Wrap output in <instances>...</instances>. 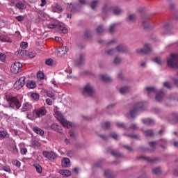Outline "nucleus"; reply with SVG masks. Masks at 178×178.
Returning a JSON list of instances; mask_svg holds the SVG:
<instances>
[{
	"instance_id": "8",
	"label": "nucleus",
	"mask_w": 178,
	"mask_h": 178,
	"mask_svg": "<svg viewBox=\"0 0 178 178\" xmlns=\"http://www.w3.org/2000/svg\"><path fill=\"white\" fill-rule=\"evenodd\" d=\"M83 95H88L89 97H92L94 95V88L91 87V85H90V83L87 84L83 88Z\"/></svg>"
},
{
	"instance_id": "26",
	"label": "nucleus",
	"mask_w": 178,
	"mask_h": 178,
	"mask_svg": "<svg viewBox=\"0 0 178 178\" xmlns=\"http://www.w3.org/2000/svg\"><path fill=\"white\" fill-rule=\"evenodd\" d=\"M130 91V87L129 86H124L120 89V92L121 94H126V92H129Z\"/></svg>"
},
{
	"instance_id": "29",
	"label": "nucleus",
	"mask_w": 178,
	"mask_h": 178,
	"mask_svg": "<svg viewBox=\"0 0 178 178\" xmlns=\"http://www.w3.org/2000/svg\"><path fill=\"white\" fill-rule=\"evenodd\" d=\"M17 56H24V55H27V51L26 50H18L17 52Z\"/></svg>"
},
{
	"instance_id": "23",
	"label": "nucleus",
	"mask_w": 178,
	"mask_h": 178,
	"mask_svg": "<svg viewBox=\"0 0 178 178\" xmlns=\"http://www.w3.org/2000/svg\"><path fill=\"white\" fill-rule=\"evenodd\" d=\"M165 95V94L163 93V92H159L156 95V99L159 102H161L162 101V99H163V96Z\"/></svg>"
},
{
	"instance_id": "19",
	"label": "nucleus",
	"mask_w": 178,
	"mask_h": 178,
	"mask_svg": "<svg viewBox=\"0 0 178 178\" xmlns=\"http://www.w3.org/2000/svg\"><path fill=\"white\" fill-rule=\"evenodd\" d=\"M60 175L62 176H65L66 177H69L72 175V172L67 170H60L59 171Z\"/></svg>"
},
{
	"instance_id": "44",
	"label": "nucleus",
	"mask_w": 178,
	"mask_h": 178,
	"mask_svg": "<svg viewBox=\"0 0 178 178\" xmlns=\"http://www.w3.org/2000/svg\"><path fill=\"white\" fill-rule=\"evenodd\" d=\"M96 31L98 34H104V28H102L101 26H99L97 28Z\"/></svg>"
},
{
	"instance_id": "12",
	"label": "nucleus",
	"mask_w": 178,
	"mask_h": 178,
	"mask_svg": "<svg viewBox=\"0 0 178 178\" xmlns=\"http://www.w3.org/2000/svg\"><path fill=\"white\" fill-rule=\"evenodd\" d=\"M67 51H69V48L65 46H61L58 48L57 55L58 56H65L66 54H67Z\"/></svg>"
},
{
	"instance_id": "33",
	"label": "nucleus",
	"mask_w": 178,
	"mask_h": 178,
	"mask_svg": "<svg viewBox=\"0 0 178 178\" xmlns=\"http://www.w3.org/2000/svg\"><path fill=\"white\" fill-rule=\"evenodd\" d=\"M37 77L39 80H44V79H45V75L44 74V72H39L37 74Z\"/></svg>"
},
{
	"instance_id": "41",
	"label": "nucleus",
	"mask_w": 178,
	"mask_h": 178,
	"mask_svg": "<svg viewBox=\"0 0 178 178\" xmlns=\"http://www.w3.org/2000/svg\"><path fill=\"white\" fill-rule=\"evenodd\" d=\"M27 47H29V43H27V42H22L20 43V47L22 49H26V48H27Z\"/></svg>"
},
{
	"instance_id": "45",
	"label": "nucleus",
	"mask_w": 178,
	"mask_h": 178,
	"mask_svg": "<svg viewBox=\"0 0 178 178\" xmlns=\"http://www.w3.org/2000/svg\"><path fill=\"white\" fill-rule=\"evenodd\" d=\"M129 22H136V15L134 14H131L129 15V17H128Z\"/></svg>"
},
{
	"instance_id": "21",
	"label": "nucleus",
	"mask_w": 178,
	"mask_h": 178,
	"mask_svg": "<svg viewBox=\"0 0 178 178\" xmlns=\"http://www.w3.org/2000/svg\"><path fill=\"white\" fill-rule=\"evenodd\" d=\"M143 123L146 126H154V122L151 119L143 120Z\"/></svg>"
},
{
	"instance_id": "6",
	"label": "nucleus",
	"mask_w": 178,
	"mask_h": 178,
	"mask_svg": "<svg viewBox=\"0 0 178 178\" xmlns=\"http://www.w3.org/2000/svg\"><path fill=\"white\" fill-rule=\"evenodd\" d=\"M24 84H26V76H22L14 83V88L15 90H20V88L24 87Z\"/></svg>"
},
{
	"instance_id": "62",
	"label": "nucleus",
	"mask_w": 178,
	"mask_h": 178,
	"mask_svg": "<svg viewBox=\"0 0 178 178\" xmlns=\"http://www.w3.org/2000/svg\"><path fill=\"white\" fill-rule=\"evenodd\" d=\"M20 152H21L22 155H26V154H27V149L22 148V149H21Z\"/></svg>"
},
{
	"instance_id": "43",
	"label": "nucleus",
	"mask_w": 178,
	"mask_h": 178,
	"mask_svg": "<svg viewBox=\"0 0 178 178\" xmlns=\"http://www.w3.org/2000/svg\"><path fill=\"white\" fill-rule=\"evenodd\" d=\"M104 176L106 178H111L112 172H111V170H106L104 172Z\"/></svg>"
},
{
	"instance_id": "30",
	"label": "nucleus",
	"mask_w": 178,
	"mask_h": 178,
	"mask_svg": "<svg viewBox=\"0 0 178 178\" xmlns=\"http://www.w3.org/2000/svg\"><path fill=\"white\" fill-rule=\"evenodd\" d=\"M31 145L33 148H38L39 147H41V143L38 142V140H33L31 142Z\"/></svg>"
},
{
	"instance_id": "14",
	"label": "nucleus",
	"mask_w": 178,
	"mask_h": 178,
	"mask_svg": "<svg viewBox=\"0 0 178 178\" xmlns=\"http://www.w3.org/2000/svg\"><path fill=\"white\" fill-rule=\"evenodd\" d=\"M146 91L147 92L148 97H151L152 95L156 94V89L154 87L146 88Z\"/></svg>"
},
{
	"instance_id": "16",
	"label": "nucleus",
	"mask_w": 178,
	"mask_h": 178,
	"mask_svg": "<svg viewBox=\"0 0 178 178\" xmlns=\"http://www.w3.org/2000/svg\"><path fill=\"white\" fill-rule=\"evenodd\" d=\"M33 130L36 133V134H39V136H43L44 134V130L41 129L38 127H34Z\"/></svg>"
},
{
	"instance_id": "2",
	"label": "nucleus",
	"mask_w": 178,
	"mask_h": 178,
	"mask_svg": "<svg viewBox=\"0 0 178 178\" xmlns=\"http://www.w3.org/2000/svg\"><path fill=\"white\" fill-rule=\"evenodd\" d=\"M167 64L171 69H178V54L172 53L167 58Z\"/></svg>"
},
{
	"instance_id": "18",
	"label": "nucleus",
	"mask_w": 178,
	"mask_h": 178,
	"mask_svg": "<svg viewBox=\"0 0 178 178\" xmlns=\"http://www.w3.org/2000/svg\"><path fill=\"white\" fill-rule=\"evenodd\" d=\"M112 10V7L111 6L106 4L102 9V12L104 15H106V13H109Z\"/></svg>"
},
{
	"instance_id": "34",
	"label": "nucleus",
	"mask_w": 178,
	"mask_h": 178,
	"mask_svg": "<svg viewBox=\"0 0 178 178\" xmlns=\"http://www.w3.org/2000/svg\"><path fill=\"white\" fill-rule=\"evenodd\" d=\"M140 159H144L145 161H147V162H155V159L150 157H145L144 156H141L140 157Z\"/></svg>"
},
{
	"instance_id": "58",
	"label": "nucleus",
	"mask_w": 178,
	"mask_h": 178,
	"mask_svg": "<svg viewBox=\"0 0 178 178\" xmlns=\"http://www.w3.org/2000/svg\"><path fill=\"white\" fill-rule=\"evenodd\" d=\"M154 62H155L156 63H158L159 65H161V58L159 57H156L154 59Z\"/></svg>"
},
{
	"instance_id": "13",
	"label": "nucleus",
	"mask_w": 178,
	"mask_h": 178,
	"mask_svg": "<svg viewBox=\"0 0 178 178\" xmlns=\"http://www.w3.org/2000/svg\"><path fill=\"white\" fill-rule=\"evenodd\" d=\"M51 10L54 12V13H60L62 10H63V8L60 4L56 3L51 6Z\"/></svg>"
},
{
	"instance_id": "25",
	"label": "nucleus",
	"mask_w": 178,
	"mask_h": 178,
	"mask_svg": "<svg viewBox=\"0 0 178 178\" xmlns=\"http://www.w3.org/2000/svg\"><path fill=\"white\" fill-rule=\"evenodd\" d=\"M101 79L103 81H105V83H109V81H112V79L108 75H102Z\"/></svg>"
},
{
	"instance_id": "53",
	"label": "nucleus",
	"mask_w": 178,
	"mask_h": 178,
	"mask_svg": "<svg viewBox=\"0 0 178 178\" xmlns=\"http://www.w3.org/2000/svg\"><path fill=\"white\" fill-rule=\"evenodd\" d=\"M117 127H118L119 129H126V126H124V124L122 123V122H118Z\"/></svg>"
},
{
	"instance_id": "32",
	"label": "nucleus",
	"mask_w": 178,
	"mask_h": 178,
	"mask_svg": "<svg viewBox=\"0 0 178 178\" xmlns=\"http://www.w3.org/2000/svg\"><path fill=\"white\" fill-rule=\"evenodd\" d=\"M146 137H152L154 136V131L151 129L147 130L145 131Z\"/></svg>"
},
{
	"instance_id": "15",
	"label": "nucleus",
	"mask_w": 178,
	"mask_h": 178,
	"mask_svg": "<svg viewBox=\"0 0 178 178\" xmlns=\"http://www.w3.org/2000/svg\"><path fill=\"white\" fill-rule=\"evenodd\" d=\"M115 49H116V51H118V52H121L123 54L124 52H127V47H126V46H124V44H120V45L117 46Z\"/></svg>"
},
{
	"instance_id": "63",
	"label": "nucleus",
	"mask_w": 178,
	"mask_h": 178,
	"mask_svg": "<svg viewBox=\"0 0 178 178\" xmlns=\"http://www.w3.org/2000/svg\"><path fill=\"white\" fill-rule=\"evenodd\" d=\"M73 155H74V153L72 151V150H69L67 152V156H73Z\"/></svg>"
},
{
	"instance_id": "27",
	"label": "nucleus",
	"mask_w": 178,
	"mask_h": 178,
	"mask_svg": "<svg viewBox=\"0 0 178 178\" xmlns=\"http://www.w3.org/2000/svg\"><path fill=\"white\" fill-rule=\"evenodd\" d=\"M36 86H37V84L35 83V82H34V81H29V82H28V83H26V87H27L28 88H31V89L35 88Z\"/></svg>"
},
{
	"instance_id": "4",
	"label": "nucleus",
	"mask_w": 178,
	"mask_h": 178,
	"mask_svg": "<svg viewBox=\"0 0 178 178\" xmlns=\"http://www.w3.org/2000/svg\"><path fill=\"white\" fill-rule=\"evenodd\" d=\"M144 108V102H140L138 103H136L134 106L133 110L130 111V115L132 118H136V115H137V112H140V111H143Z\"/></svg>"
},
{
	"instance_id": "60",
	"label": "nucleus",
	"mask_w": 178,
	"mask_h": 178,
	"mask_svg": "<svg viewBox=\"0 0 178 178\" xmlns=\"http://www.w3.org/2000/svg\"><path fill=\"white\" fill-rule=\"evenodd\" d=\"M2 170H4V172H10V168L8 167V166H3L2 168Z\"/></svg>"
},
{
	"instance_id": "49",
	"label": "nucleus",
	"mask_w": 178,
	"mask_h": 178,
	"mask_svg": "<svg viewBox=\"0 0 178 178\" xmlns=\"http://www.w3.org/2000/svg\"><path fill=\"white\" fill-rule=\"evenodd\" d=\"M111 155H113V156H115L116 158L122 156V154H120V153L115 151H111Z\"/></svg>"
},
{
	"instance_id": "35",
	"label": "nucleus",
	"mask_w": 178,
	"mask_h": 178,
	"mask_svg": "<svg viewBox=\"0 0 178 178\" xmlns=\"http://www.w3.org/2000/svg\"><path fill=\"white\" fill-rule=\"evenodd\" d=\"M0 62H6V55L3 53H0Z\"/></svg>"
},
{
	"instance_id": "17",
	"label": "nucleus",
	"mask_w": 178,
	"mask_h": 178,
	"mask_svg": "<svg viewBox=\"0 0 178 178\" xmlns=\"http://www.w3.org/2000/svg\"><path fill=\"white\" fill-rule=\"evenodd\" d=\"M16 8H17V9H20L21 10H24V9H26L27 6L24 3L19 1L16 3Z\"/></svg>"
},
{
	"instance_id": "47",
	"label": "nucleus",
	"mask_w": 178,
	"mask_h": 178,
	"mask_svg": "<svg viewBox=\"0 0 178 178\" xmlns=\"http://www.w3.org/2000/svg\"><path fill=\"white\" fill-rule=\"evenodd\" d=\"M15 19L18 22H23V20H24V19H26V17L24 15H19V16L15 17Z\"/></svg>"
},
{
	"instance_id": "64",
	"label": "nucleus",
	"mask_w": 178,
	"mask_h": 178,
	"mask_svg": "<svg viewBox=\"0 0 178 178\" xmlns=\"http://www.w3.org/2000/svg\"><path fill=\"white\" fill-rule=\"evenodd\" d=\"M149 145L151 147V148H154V147H155V145H156V142H155V141L149 142Z\"/></svg>"
},
{
	"instance_id": "22",
	"label": "nucleus",
	"mask_w": 178,
	"mask_h": 178,
	"mask_svg": "<svg viewBox=\"0 0 178 178\" xmlns=\"http://www.w3.org/2000/svg\"><path fill=\"white\" fill-rule=\"evenodd\" d=\"M0 40L2 42H12V39L8 36L1 35L0 36Z\"/></svg>"
},
{
	"instance_id": "1",
	"label": "nucleus",
	"mask_w": 178,
	"mask_h": 178,
	"mask_svg": "<svg viewBox=\"0 0 178 178\" xmlns=\"http://www.w3.org/2000/svg\"><path fill=\"white\" fill-rule=\"evenodd\" d=\"M6 100L8 102L10 108H12V109H20L22 103H20V100H19L16 97L8 96L6 97Z\"/></svg>"
},
{
	"instance_id": "54",
	"label": "nucleus",
	"mask_w": 178,
	"mask_h": 178,
	"mask_svg": "<svg viewBox=\"0 0 178 178\" xmlns=\"http://www.w3.org/2000/svg\"><path fill=\"white\" fill-rule=\"evenodd\" d=\"M22 111L24 112H27V111H29V104H24L23 107H22Z\"/></svg>"
},
{
	"instance_id": "50",
	"label": "nucleus",
	"mask_w": 178,
	"mask_h": 178,
	"mask_svg": "<svg viewBox=\"0 0 178 178\" xmlns=\"http://www.w3.org/2000/svg\"><path fill=\"white\" fill-rule=\"evenodd\" d=\"M97 5H98V1L97 0H95L92 2L91 5H90V7L92 8V9H95Z\"/></svg>"
},
{
	"instance_id": "10",
	"label": "nucleus",
	"mask_w": 178,
	"mask_h": 178,
	"mask_svg": "<svg viewBox=\"0 0 178 178\" xmlns=\"http://www.w3.org/2000/svg\"><path fill=\"white\" fill-rule=\"evenodd\" d=\"M33 113L36 115L37 118H41L47 115V108L45 107H41L36 110L33 111Z\"/></svg>"
},
{
	"instance_id": "7",
	"label": "nucleus",
	"mask_w": 178,
	"mask_h": 178,
	"mask_svg": "<svg viewBox=\"0 0 178 178\" xmlns=\"http://www.w3.org/2000/svg\"><path fill=\"white\" fill-rule=\"evenodd\" d=\"M48 29H60V31L63 33V34H66L67 33V28L63 24H49L47 26Z\"/></svg>"
},
{
	"instance_id": "61",
	"label": "nucleus",
	"mask_w": 178,
	"mask_h": 178,
	"mask_svg": "<svg viewBox=\"0 0 178 178\" xmlns=\"http://www.w3.org/2000/svg\"><path fill=\"white\" fill-rule=\"evenodd\" d=\"M118 41L116 40H111L110 42H107V45H113V44H116Z\"/></svg>"
},
{
	"instance_id": "9",
	"label": "nucleus",
	"mask_w": 178,
	"mask_h": 178,
	"mask_svg": "<svg viewBox=\"0 0 178 178\" xmlns=\"http://www.w3.org/2000/svg\"><path fill=\"white\" fill-rule=\"evenodd\" d=\"M136 52L140 55H147V54L151 52V46L148 44H145L144 49H136Z\"/></svg>"
},
{
	"instance_id": "20",
	"label": "nucleus",
	"mask_w": 178,
	"mask_h": 178,
	"mask_svg": "<svg viewBox=\"0 0 178 178\" xmlns=\"http://www.w3.org/2000/svg\"><path fill=\"white\" fill-rule=\"evenodd\" d=\"M70 165V160L67 158H64L62 160V166L63 168H67Z\"/></svg>"
},
{
	"instance_id": "39",
	"label": "nucleus",
	"mask_w": 178,
	"mask_h": 178,
	"mask_svg": "<svg viewBox=\"0 0 178 178\" xmlns=\"http://www.w3.org/2000/svg\"><path fill=\"white\" fill-rule=\"evenodd\" d=\"M102 126L103 129H104L105 130H107V129H109V127H111V123L108 122H106L102 124Z\"/></svg>"
},
{
	"instance_id": "31",
	"label": "nucleus",
	"mask_w": 178,
	"mask_h": 178,
	"mask_svg": "<svg viewBox=\"0 0 178 178\" xmlns=\"http://www.w3.org/2000/svg\"><path fill=\"white\" fill-rule=\"evenodd\" d=\"M84 58H86V54L82 53L80 54L79 60L78 62V65H83L84 63Z\"/></svg>"
},
{
	"instance_id": "55",
	"label": "nucleus",
	"mask_w": 178,
	"mask_h": 178,
	"mask_svg": "<svg viewBox=\"0 0 178 178\" xmlns=\"http://www.w3.org/2000/svg\"><path fill=\"white\" fill-rule=\"evenodd\" d=\"M116 27V24H112L111 25L110 28H109V32L110 33H113L115 31V29Z\"/></svg>"
},
{
	"instance_id": "24",
	"label": "nucleus",
	"mask_w": 178,
	"mask_h": 178,
	"mask_svg": "<svg viewBox=\"0 0 178 178\" xmlns=\"http://www.w3.org/2000/svg\"><path fill=\"white\" fill-rule=\"evenodd\" d=\"M142 26L145 30H151V26H149V24L147 20L142 21Z\"/></svg>"
},
{
	"instance_id": "48",
	"label": "nucleus",
	"mask_w": 178,
	"mask_h": 178,
	"mask_svg": "<svg viewBox=\"0 0 178 178\" xmlns=\"http://www.w3.org/2000/svg\"><path fill=\"white\" fill-rule=\"evenodd\" d=\"M153 173H154V175H161V168L157 167L153 169Z\"/></svg>"
},
{
	"instance_id": "59",
	"label": "nucleus",
	"mask_w": 178,
	"mask_h": 178,
	"mask_svg": "<svg viewBox=\"0 0 178 178\" xmlns=\"http://www.w3.org/2000/svg\"><path fill=\"white\" fill-rule=\"evenodd\" d=\"M163 85H164V87H165L166 88H168V89L172 88V85H170L169 82H165Z\"/></svg>"
},
{
	"instance_id": "28",
	"label": "nucleus",
	"mask_w": 178,
	"mask_h": 178,
	"mask_svg": "<svg viewBox=\"0 0 178 178\" xmlns=\"http://www.w3.org/2000/svg\"><path fill=\"white\" fill-rule=\"evenodd\" d=\"M33 168H35L38 173H40V174L42 173V167H41L40 164H34Z\"/></svg>"
},
{
	"instance_id": "57",
	"label": "nucleus",
	"mask_w": 178,
	"mask_h": 178,
	"mask_svg": "<svg viewBox=\"0 0 178 178\" xmlns=\"http://www.w3.org/2000/svg\"><path fill=\"white\" fill-rule=\"evenodd\" d=\"M69 134L70 136V137H72V138H76V134L74 133V131H70L69 132Z\"/></svg>"
},
{
	"instance_id": "36",
	"label": "nucleus",
	"mask_w": 178,
	"mask_h": 178,
	"mask_svg": "<svg viewBox=\"0 0 178 178\" xmlns=\"http://www.w3.org/2000/svg\"><path fill=\"white\" fill-rule=\"evenodd\" d=\"M31 97L33 99H35V101H38L40 99V95H38V93H32Z\"/></svg>"
},
{
	"instance_id": "3",
	"label": "nucleus",
	"mask_w": 178,
	"mask_h": 178,
	"mask_svg": "<svg viewBox=\"0 0 178 178\" xmlns=\"http://www.w3.org/2000/svg\"><path fill=\"white\" fill-rule=\"evenodd\" d=\"M55 118L57 120L60 122V123L64 126V127H67V129H69L70 127H72V123L69 121H67L66 119L63 118V115L62 113L59 111H57L55 113Z\"/></svg>"
},
{
	"instance_id": "37",
	"label": "nucleus",
	"mask_w": 178,
	"mask_h": 178,
	"mask_svg": "<svg viewBox=\"0 0 178 178\" xmlns=\"http://www.w3.org/2000/svg\"><path fill=\"white\" fill-rule=\"evenodd\" d=\"M122 10L119 7H115L113 8L114 15H120Z\"/></svg>"
},
{
	"instance_id": "51",
	"label": "nucleus",
	"mask_w": 178,
	"mask_h": 178,
	"mask_svg": "<svg viewBox=\"0 0 178 178\" xmlns=\"http://www.w3.org/2000/svg\"><path fill=\"white\" fill-rule=\"evenodd\" d=\"M28 56H29V58H35V53H34V51H27V54Z\"/></svg>"
},
{
	"instance_id": "46",
	"label": "nucleus",
	"mask_w": 178,
	"mask_h": 178,
	"mask_svg": "<svg viewBox=\"0 0 178 178\" xmlns=\"http://www.w3.org/2000/svg\"><path fill=\"white\" fill-rule=\"evenodd\" d=\"M45 63L48 66H52V65L54 64V60L52 58H49L46 60Z\"/></svg>"
},
{
	"instance_id": "38",
	"label": "nucleus",
	"mask_w": 178,
	"mask_h": 178,
	"mask_svg": "<svg viewBox=\"0 0 178 178\" xmlns=\"http://www.w3.org/2000/svg\"><path fill=\"white\" fill-rule=\"evenodd\" d=\"M77 6H79V5H75L74 6L73 4H70V12H72V13H74V12H76V8H77Z\"/></svg>"
},
{
	"instance_id": "42",
	"label": "nucleus",
	"mask_w": 178,
	"mask_h": 178,
	"mask_svg": "<svg viewBox=\"0 0 178 178\" xmlns=\"http://www.w3.org/2000/svg\"><path fill=\"white\" fill-rule=\"evenodd\" d=\"M107 55H115V54H116V49H111L108 51H106Z\"/></svg>"
},
{
	"instance_id": "40",
	"label": "nucleus",
	"mask_w": 178,
	"mask_h": 178,
	"mask_svg": "<svg viewBox=\"0 0 178 178\" xmlns=\"http://www.w3.org/2000/svg\"><path fill=\"white\" fill-rule=\"evenodd\" d=\"M8 136V132L6 131H0V138H5Z\"/></svg>"
},
{
	"instance_id": "11",
	"label": "nucleus",
	"mask_w": 178,
	"mask_h": 178,
	"mask_svg": "<svg viewBox=\"0 0 178 178\" xmlns=\"http://www.w3.org/2000/svg\"><path fill=\"white\" fill-rule=\"evenodd\" d=\"M43 156L44 158H47V159H49L50 161H55L56 158H58V156L54 152H43Z\"/></svg>"
},
{
	"instance_id": "52",
	"label": "nucleus",
	"mask_w": 178,
	"mask_h": 178,
	"mask_svg": "<svg viewBox=\"0 0 178 178\" xmlns=\"http://www.w3.org/2000/svg\"><path fill=\"white\" fill-rule=\"evenodd\" d=\"M114 63L116 65H119V63H122V58H120L119 57H115L114 59Z\"/></svg>"
},
{
	"instance_id": "56",
	"label": "nucleus",
	"mask_w": 178,
	"mask_h": 178,
	"mask_svg": "<svg viewBox=\"0 0 178 178\" xmlns=\"http://www.w3.org/2000/svg\"><path fill=\"white\" fill-rule=\"evenodd\" d=\"M85 37H86V38H90V37H91V31H85Z\"/></svg>"
},
{
	"instance_id": "5",
	"label": "nucleus",
	"mask_w": 178,
	"mask_h": 178,
	"mask_svg": "<svg viewBox=\"0 0 178 178\" xmlns=\"http://www.w3.org/2000/svg\"><path fill=\"white\" fill-rule=\"evenodd\" d=\"M22 67L23 64H22L21 63H15L10 67V72L11 73H14V74H17V73H20V72H22Z\"/></svg>"
}]
</instances>
